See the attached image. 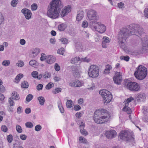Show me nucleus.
I'll return each mask as SVG.
<instances>
[{
	"label": "nucleus",
	"instance_id": "nucleus-1",
	"mask_svg": "<svg viewBox=\"0 0 148 148\" xmlns=\"http://www.w3.org/2000/svg\"><path fill=\"white\" fill-rule=\"evenodd\" d=\"M138 26H139L137 24H132L129 26L130 30L123 28L120 30L118 36V42L121 48L125 49V42L127 38L130 35L134 34V33L138 31Z\"/></svg>",
	"mask_w": 148,
	"mask_h": 148
},
{
	"label": "nucleus",
	"instance_id": "nucleus-2",
	"mask_svg": "<svg viewBox=\"0 0 148 148\" xmlns=\"http://www.w3.org/2000/svg\"><path fill=\"white\" fill-rule=\"evenodd\" d=\"M88 17L92 23L90 27L93 31H97L101 34L105 32L106 30V26L101 22L97 21L99 20V17L96 11L93 10L89 11L88 13Z\"/></svg>",
	"mask_w": 148,
	"mask_h": 148
},
{
	"label": "nucleus",
	"instance_id": "nucleus-3",
	"mask_svg": "<svg viewBox=\"0 0 148 148\" xmlns=\"http://www.w3.org/2000/svg\"><path fill=\"white\" fill-rule=\"evenodd\" d=\"M61 3L60 0H53L48 7L47 16L52 19L58 18L59 16Z\"/></svg>",
	"mask_w": 148,
	"mask_h": 148
},
{
	"label": "nucleus",
	"instance_id": "nucleus-4",
	"mask_svg": "<svg viewBox=\"0 0 148 148\" xmlns=\"http://www.w3.org/2000/svg\"><path fill=\"white\" fill-rule=\"evenodd\" d=\"M110 117L108 112L103 109L97 110L94 112V119L97 123L101 124L107 122Z\"/></svg>",
	"mask_w": 148,
	"mask_h": 148
},
{
	"label": "nucleus",
	"instance_id": "nucleus-5",
	"mask_svg": "<svg viewBox=\"0 0 148 148\" xmlns=\"http://www.w3.org/2000/svg\"><path fill=\"white\" fill-rule=\"evenodd\" d=\"M147 73V69L143 66L140 65L136 68L134 75L137 79L142 80L146 77Z\"/></svg>",
	"mask_w": 148,
	"mask_h": 148
},
{
	"label": "nucleus",
	"instance_id": "nucleus-6",
	"mask_svg": "<svg viewBox=\"0 0 148 148\" xmlns=\"http://www.w3.org/2000/svg\"><path fill=\"white\" fill-rule=\"evenodd\" d=\"M119 137L120 139L128 142H133L134 140L130 133L125 130H123L121 132Z\"/></svg>",
	"mask_w": 148,
	"mask_h": 148
},
{
	"label": "nucleus",
	"instance_id": "nucleus-7",
	"mask_svg": "<svg viewBox=\"0 0 148 148\" xmlns=\"http://www.w3.org/2000/svg\"><path fill=\"white\" fill-rule=\"evenodd\" d=\"M99 69L98 66L92 65L88 69V73L90 77L95 78L97 77L99 75Z\"/></svg>",
	"mask_w": 148,
	"mask_h": 148
},
{
	"label": "nucleus",
	"instance_id": "nucleus-8",
	"mask_svg": "<svg viewBox=\"0 0 148 148\" xmlns=\"http://www.w3.org/2000/svg\"><path fill=\"white\" fill-rule=\"evenodd\" d=\"M99 93L102 97L103 101L105 103H109L112 99V96L110 92L106 90H101Z\"/></svg>",
	"mask_w": 148,
	"mask_h": 148
},
{
	"label": "nucleus",
	"instance_id": "nucleus-9",
	"mask_svg": "<svg viewBox=\"0 0 148 148\" xmlns=\"http://www.w3.org/2000/svg\"><path fill=\"white\" fill-rule=\"evenodd\" d=\"M132 97H130L126 100L123 103L124 107L123 109V111L126 112L128 114H130L132 112L130 107L131 106V102L134 100Z\"/></svg>",
	"mask_w": 148,
	"mask_h": 148
},
{
	"label": "nucleus",
	"instance_id": "nucleus-10",
	"mask_svg": "<svg viewBox=\"0 0 148 148\" xmlns=\"http://www.w3.org/2000/svg\"><path fill=\"white\" fill-rule=\"evenodd\" d=\"M125 86L131 91H138L140 88V86L136 82H130L126 83Z\"/></svg>",
	"mask_w": 148,
	"mask_h": 148
},
{
	"label": "nucleus",
	"instance_id": "nucleus-11",
	"mask_svg": "<svg viewBox=\"0 0 148 148\" xmlns=\"http://www.w3.org/2000/svg\"><path fill=\"white\" fill-rule=\"evenodd\" d=\"M121 73L117 72L115 73V75L113 77V80L115 83L117 84H121L122 81Z\"/></svg>",
	"mask_w": 148,
	"mask_h": 148
},
{
	"label": "nucleus",
	"instance_id": "nucleus-12",
	"mask_svg": "<svg viewBox=\"0 0 148 148\" xmlns=\"http://www.w3.org/2000/svg\"><path fill=\"white\" fill-rule=\"evenodd\" d=\"M71 69L75 77H77L79 76L80 72V66L74 65L71 67Z\"/></svg>",
	"mask_w": 148,
	"mask_h": 148
},
{
	"label": "nucleus",
	"instance_id": "nucleus-13",
	"mask_svg": "<svg viewBox=\"0 0 148 148\" xmlns=\"http://www.w3.org/2000/svg\"><path fill=\"white\" fill-rule=\"evenodd\" d=\"M116 132L112 130L107 131L105 133L106 137L108 139H111L114 138L116 135Z\"/></svg>",
	"mask_w": 148,
	"mask_h": 148
},
{
	"label": "nucleus",
	"instance_id": "nucleus-14",
	"mask_svg": "<svg viewBox=\"0 0 148 148\" xmlns=\"http://www.w3.org/2000/svg\"><path fill=\"white\" fill-rule=\"evenodd\" d=\"M70 6L68 5L65 6L62 10L60 14L62 17H64L69 13L71 11Z\"/></svg>",
	"mask_w": 148,
	"mask_h": 148
},
{
	"label": "nucleus",
	"instance_id": "nucleus-15",
	"mask_svg": "<svg viewBox=\"0 0 148 148\" xmlns=\"http://www.w3.org/2000/svg\"><path fill=\"white\" fill-rule=\"evenodd\" d=\"M21 12L23 14L26 19H29L31 18L32 13L30 10L26 8L23 9L22 10Z\"/></svg>",
	"mask_w": 148,
	"mask_h": 148
},
{
	"label": "nucleus",
	"instance_id": "nucleus-16",
	"mask_svg": "<svg viewBox=\"0 0 148 148\" xmlns=\"http://www.w3.org/2000/svg\"><path fill=\"white\" fill-rule=\"evenodd\" d=\"M79 61L88 62L90 61V59H88L87 58H82L81 59H80L79 57H75L74 58H72L71 60V62L72 64H74Z\"/></svg>",
	"mask_w": 148,
	"mask_h": 148
},
{
	"label": "nucleus",
	"instance_id": "nucleus-17",
	"mask_svg": "<svg viewBox=\"0 0 148 148\" xmlns=\"http://www.w3.org/2000/svg\"><path fill=\"white\" fill-rule=\"evenodd\" d=\"M69 85L71 87H78L82 86V83L78 80H74L72 81L69 83Z\"/></svg>",
	"mask_w": 148,
	"mask_h": 148
},
{
	"label": "nucleus",
	"instance_id": "nucleus-18",
	"mask_svg": "<svg viewBox=\"0 0 148 148\" xmlns=\"http://www.w3.org/2000/svg\"><path fill=\"white\" fill-rule=\"evenodd\" d=\"M56 60L55 57L52 55L47 56L46 62L48 64H52Z\"/></svg>",
	"mask_w": 148,
	"mask_h": 148
},
{
	"label": "nucleus",
	"instance_id": "nucleus-19",
	"mask_svg": "<svg viewBox=\"0 0 148 148\" xmlns=\"http://www.w3.org/2000/svg\"><path fill=\"white\" fill-rule=\"evenodd\" d=\"M102 39V47L103 48H106L107 47V44L110 42V40L109 38L106 36L103 37Z\"/></svg>",
	"mask_w": 148,
	"mask_h": 148
},
{
	"label": "nucleus",
	"instance_id": "nucleus-20",
	"mask_svg": "<svg viewBox=\"0 0 148 148\" xmlns=\"http://www.w3.org/2000/svg\"><path fill=\"white\" fill-rule=\"evenodd\" d=\"M142 41L143 45L142 49L143 51H146L147 50L148 46V38L147 37L144 38L142 39Z\"/></svg>",
	"mask_w": 148,
	"mask_h": 148
},
{
	"label": "nucleus",
	"instance_id": "nucleus-21",
	"mask_svg": "<svg viewBox=\"0 0 148 148\" xmlns=\"http://www.w3.org/2000/svg\"><path fill=\"white\" fill-rule=\"evenodd\" d=\"M84 13L83 11H79L78 12L77 17L76 20L77 21L81 20L84 17Z\"/></svg>",
	"mask_w": 148,
	"mask_h": 148
},
{
	"label": "nucleus",
	"instance_id": "nucleus-22",
	"mask_svg": "<svg viewBox=\"0 0 148 148\" xmlns=\"http://www.w3.org/2000/svg\"><path fill=\"white\" fill-rule=\"evenodd\" d=\"M40 50L38 48H36L32 50L31 55L33 57H34L36 56L40 53Z\"/></svg>",
	"mask_w": 148,
	"mask_h": 148
},
{
	"label": "nucleus",
	"instance_id": "nucleus-23",
	"mask_svg": "<svg viewBox=\"0 0 148 148\" xmlns=\"http://www.w3.org/2000/svg\"><path fill=\"white\" fill-rule=\"evenodd\" d=\"M143 112L144 115L143 116V121L145 122H147L148 120L147 116L148 111L147 110V109L146 110L145 108H143Z\"/></svg>",
	"mask_w": 148,
	"mask_h": 148
},
{
	"label": "nucleus",
	"instance_id": "nucleus-24",
	"mask_svg": "<svg viewBox=\"0 0 148 148\" xmlns=\"http://www.w3.org/2000/svg\"><path fill=\"white\" fill-rule=\"evenodd\" d=\"M129 117L131 121L135 125H136L137 123H139V120L138 119V118H136L134 116V117L133 118V119H132L131 118V115H130L129 116Z\"/></svg>",
	"mask_w": 148,
	"mask_h": 148
},
{
	"label": "nucleus",
	"instance_id": "nucleus-25",
	"mask_svg": "<svg viewBox=\"0 0 148 148\" xmlns=\"http://www.w3.org/2000/svg\"><path fill=\"white\" fill-rule=\"evenodd\" d=\"M23 76V75L21 73H20L15 78L14 82L16 83H18L21 79L22 78Z\"/></svg>",
	"mask_w": 148,
	"mask_h": 148
},
{
	"label": "nucleus",
	"instance_id": "nucleus-26",
	"mask_svg": "<svg viewBox=\"0 0 148 148\" xmlns=\"http://www.w3.org/2000/svg\"><path fill=\"white\" fill-rule=\"evenodd\" d=\"M30 65L34 67H36L38 65V63L36 60H32L29 62Z\"/></svg>",
	"mask_w": 148,
	"mask_h": 148
},
{
	"label": "nucleus",
	"instance_id": "nucleus-27",
	"mask_svg": "<svg viewBox=\"0 0 148 148\" xmlns=\"http://www.w3.org/2000/svg\"><path fill=\"white\" fill-rule=\"evenodd\" d=\"M58 104L59 109L62 113L64 112V110L62 106L61 101L60 100L58 102Z\"/></svg>",
	"mask_w": 148,
	"mask_h": 148
},
{
	"label": "nucleus",
	"instance_id": "nucleus-28",
	"mask_svg": "<svg viewBox=\"0 0 148 148\" xmlns=\"http://www.w3.org/2000/svg\"><path fill=\"white\" fill-rule=\"evenodd\" d=\"M11 98L13 99L17 100L20 99V97L19 95L16 92H14L12 93V97Z\"/></svg>",
	"mask_w": 148,
	"mask_h": 148
},
{
	"label": "nucleus",
	"instance_id": "nucleus-29",
	"mask_svg": "<svg viewBox=\"0 0 148 148\" xmlns=\"http://www.w3.org/2000/svg\"><path fill=\"white\" fill-rule=\"evenodd\" d=\"M112 68L111 66L109 64H107L106 65V69L104 70V73L107 74L110 73V70Z\"/></svg>",
	"mask_w": 148,
	"mask_h": 148
},
{
	"label": "nucleus",
	"instance_id": "nucleus-30",
	"mask_svg": "<svg viewBox=\"0 0 148 148\" xmlns=\"http://www.w3.org/2000/svg\"><path fill=\"white\" fill-rule=\"evenodd\" d=\"M67 27L65 24L62 23L58 26V28L59 30L61 31H63Z\"/></svg>",
	"mask_w": 148,
	"mask_h": 148
},
{
	"label": "nucleus",
	"instance_id": "nucleus-31",
	"mask_svg": "<svg viewBox=\"0 0 148 148\" xmlns=\"http://www.w3.org/2000/svg\"><path fill=\"white\" fill-rule=\"evenodd\" d=\"M38 100L40 105H43L44 104L45 100L43 97L42 96L38 97Z\"/></svg>",
	"mask_w": 148,
	"mask_h": 148
},
{
	"label": "nucleus",
	"instance_id": "nucleus-32",
	"mask_svg": "<svg viewBox=\"0 0 148 148\" xmlns=\"http://www.w3.org/2000/svg\"><path fill=\"white\" fill-rule=\"evenodd\" d=\"M75 47L78 50V51H83L82 50V46L80 45V43L77 42V44H75Z\"/></svg>",
	"mask_w": 148,
	"mask_h": 148
},
{
	"label": "nucleus",
	"instance_id": "nucleus-33",
	"mask_svg": "<svg viewBox=\"0 0 148 148\" xmlns=\"http://www.w3.org/2000/svg\"><path fill=\"white\" fill-rule=\"evenodd\" d=\"M28 83L26 81H24L21 84V86L23 88H27L28 87Z\"/></svg>",
	"mask_w": 148,
	"mask_h": 148
},
{
	"label": "nucleus",
	"instance_id": "nucleus-34",
	"mask_svg": "<svg viewBox=\"0 0 148 148\" xmlns=\"http://www.w3.org/2000/svg\"><path fill=\"white\" fill-rule=\"evenodd\" d=\"M16 130L18 133H21L23 132L21 127L19 125H17L16 126Z\"/></svg>",
	"mask_w": 148,
	"mask_h": 148
},
{
	"label": "nucleus",
	"instance_id": "nucleus-35",
	"mask_svg": "<svg viewBox=\"0 0 148 148\" xmlns=\"http://www.w3.org/2000/svg\"><path fill=\"white\" fill-rule=\"evenodd\" d=\"M24 64V62L21 60H18L17 62L16 63V66L20 67H23Z\"/></svg>",
	"mask_w": 148,
	"mask_h": 148
},
{
	"label": "nucleus",
	"instance_id": "nucleus-36",
	"mask_svg": "<svg viewBox=\"0 0 148 148\" xmlns=\"http://www.w3.org/2000/svg\"><path fill=\"white\" fill-rule=\"evenodd\" d=\"M32 76L34 78H37L40 79V78L38 77V73L36 71H34L31 73Z\"/></svg>",
	"mask_w": 148,
	"mask_h": 148
},
{
	"label": "nucleus",
	"instance_id": "nucleus-37",
	"mask_svg": "<svg viewBox=\"0 0 148 148\" xmlns=\"http://www.w3.org/2000/svg\"><path fill=\"white\" fill-rule=\"evenodd\" d=\"M73 102L71 100H67L66 102V106L67 108H70L72 106Z\"/></svg>",
	"mask_w": 148,
	"mask_h": 148
},
{
	"label": "nucleus",
	"instance_id": "nucleus-38",
	"mask_svg": "<svg viewBox=\"0 0 148 148\" xmlns=\"http://www.w3.org/2000/svg\"><path fill=\"white\" fill-rule=\"evenodd\" d=\"M60 41L62 43L64 44H67L68 42V39L64 38H60Z\"/></svg>",
	"mask_w": 148,
	"mask_h": 148
},
{
	"label": "nucleus",
	"instance_id": "nucleus-39",
	"mask_svg": "<svg viewBox=\"0 0 148 148\" xmlns=\"http://www.w3.org/2000/svg\"><path fill=\"white\" fill-rule=\"evenodd\" d=\"M10 63L9 60H5L2 62V64L4 66H8Z\"/></svg>",
	"mask_w": 148,
	"mask_h": 148
},
{
	"label": "nucleus",
	"instance_id": "nucleus-40",
	"mask_svg": "<svg viewBox=\"0 0 148 148\" xmlns=\"http://www.w3.org/2000/svg\"><path fill=\"white\" fill-rule=\"evenodd\" d=\"M79 142L82 143H86L87 140L86 139L82 136H80L79 137Z\"/></svg>",
	"mask_w": 148,
	"mask_h": 148
},
{
	"label": "nucleus",
	"instance_id": "nucleus-41",
	"mask_svg": "<svg viewBox=\"0 0 148 148\" xmlns=\"http://www.w3.org/2000/svg\"><path fill=\"white\" fill-rule=\"evenodd\" d=\"M18 2V0H13L11 2V5L13 7H15L16 6Z\"/></svg>",
	"mask_w": 148,
	"mask_h": 148
},
{
	"label": "nucleus",
	"instance_id": "nucleus-42",
	"mask_svg": "<svg viewBox=\"0 0 148 148\" xmlns=\"http://www.w3.org/2000/svg\"><path fill=\"white\" fill-rule=\"evenodd\" d=\"M33 98V96L31 94H29L26 97V100L27 101L29 102Z\"/></svg>",
	"mask_w": 148,
	"mask_h": 148
},
{
	"label": "nucleus",
	"instance_id": "nucleus-43",
	"mask_svg": "<svg viewBox=\"0 0 148 148\" xmlns=\"http://www.w3.org/2000/svg\"><path fill=\"white\" fill-rule=\"evenodd\" d=\"M38 5L36 3H33L31 6V10L32 11H35L37 9Z\"/></svg>",
	"mask_w": 148,
	"mask_h": 148
},
{
	"label": "nucleus",
	"instance_id": "nucleus-44",
	"mask_svg": "<svg viewBox=\"0 0 148 148\" xmlns=\"http://www.w3.org/2000/svg\"><path fill=\"white\" fill-rule=\"evenodd\" d=\"M120 59L121 60H124L125 61H128L129 60L130 58L129 57L127 56H121L120 57Z\"/></svg>",
	"mask_w": 148,
	"mask_h": 148
},
{
	"label": "nucleus",
	"instance_id": "nucleus-45",
	"mask_svg": "<svg viewBox=\"0 0 148 148\" xmlns=\"http://www.w3.org/2000/svg\"><path fill=\"white\" fill-rule=\"evenodd\" d=\"M7 139L9 143H11L12 142L13 140L12 135L11 134L8 135L7 137Z\"/></svg>",
	"mask_w": 148,
	"mask_h": 148
},
{
	"label": "nucleus",
	"instance_id": "nucleus-46",
	"mask_svg": "<svg viewBox=\"0 0 148 148\" xmlns=\"http://www.w3.org/2000/svg\"><path fill=\"white\" fill-rule=\"evenodd\" d=\"M25 125L26 127L28 128H31L33 126L32 123L30 122H26L25 124Z\"/></svg>",
	"mask_w": 148,
	"mask_h": 148
},
{
	"label": "nucleus",
	"instance_id": "nucleus-47",
	"mask_svg": "<svg viewBox=\"0 0 148 148\" xmlns=\"http://www.w3.org/2000/svg\"><path fill=\"white\" fill-rule=\"evenodd\" d=\"M47 56H46L45 54L44 53H42L41 54V57L40 58V60L42 61H43L46 60V58Z\"/></svg>",
	"mask_w": 148,
	"mask_h": 148
},
{
	"label": "nucleus",
	"instance_id": "nucleus-48",
	"mask_svg": "<svg viewBox=\"0 0 148 148\" xmlns=\"http://www.w3.org/2000/svg\"><path fill=\"white\" fill-rule=\"evenodd\" d=\"M138 99L140 100L142 99H144V98H145V95L143 94V93H140L138 94Z\"/></svg>",
	"mask_w": 148,
	"mask_h": 148
},
{
	"label": "nucleus",
	"instance_id": "nucleus-49",
	"mask_svg": "<svg viewBox=\"0 0 148 148\" xmlns=\"http://www.w3.org/2000/svg\"><path fill=\"white\" fill-rule=\"evenodd\" d=\"M1 130L5 132H6L8 130V127L5 125H2L1 127Z\"/></svg>",
	"mask_w": 148,
	"mask_h": 148
},
{
	"label": "nucleus",
	"instance_id": "nucleus-50",
	"mask_svg": "<svg viewBox=\"0 0 148 148\" xmlns=\"http://www.w3.org/2000/svg\"><path fill=\"white\" fill-rule=\"evenodd\" d=\"M12 99L11 98H9L8 102L10 106H14V105L15 103Z\"/></svg>",
	"mask_w": 148,
	"mask_h": 148
},
{
	"label": "nucleus",
	"instance_id": "nucleus-51",
	"mask_svg": "<svg viewBox=\"0 0 148 148\" xmlns=\"http://www.w3.org/2000/svg\"><path fill=\"white\" fill-rule=\"evenodd\" d=\"M51 75L50 73L48 72H45L43 75V77L45 78H48L50 77Z\"/></svg>",
	"mask_w": 148,
	"mask_h": 148
},
{
	"label": "nucleus",
	"instance_id": "nucleus-52",
	"mask_svg": "<svg viewBox=\"0 0 148 148\" xmlns=\"http://www.w3.org/2000/svg\"><path fill=\"white\" fill-rule=\"evenodd\" d=\"M42 129V127L40 125H36L35 127V130L36 131H39Z\"/></svg>",
	"mask_w": 148,
	"mask_h": 148
},
{
	"label": "nucleus",
	"instance_id": "nucleus-53",
	"mask_svg": "<svg viewBox=\"0 0 148 148\" xmlns=\"http://www.w3.org/2000/svg\"><path fill=\"white\" fill-rule=\"evenodd\" d=\"M54 69L56 71H58L60 70V67L58 64L56 63L55 64Z\"/></svg>",
	"mask_w": 148,
	"mask_h": 148
},
{
	"label": "nucleus",
	"instance_id": "nucleus-54",
	"mask_svg": "<svg viewBox=\"0 0 148 148\" xmlns=\"http://www.w3.org/2000/svg\"><path fill=\"white\" fill-rule=\"evenodd\" d=\"M80 132L82 134L85 136L87 135L88 134L87 132L84 129H80Z\"/></svg>",
	"mask_w": 148,
	"mask_h": 148
},
{
	"label": "nucleus",
	"instance_id": "nucleus-55",
	"mask_svg": "<svg viewBox=\"0 0 148 148\" xmlns=\"http://www.w3.org/2000/svg\"><path fill=\"white\" fill-rule=\"evenodd\" d=\"M64 52V48H61L58 49V51L57 53L59 54L63 55Z\"/></svg>",
	"mask_w": 148,
	"mask_h": 148
},
{
	"label": "nucleus",
	"instance_id": "nucleus-56",
	"mask_svg": "<svg viewBox=\"0 0 148 148\" xmlns=\"http://www.w3.org/2000/svg\"><path fill=\"white\" fill-rule=\"evenodd\" d=\"M62 89L60 88H56L55 90L53 91V93L56 94L60 92L61 91Z\"/></svg>",
	"mask_w": 148,
	"mask_h": 148
},
{
	"label": "nucleus",
	"instance_id": "nucleus-57",
	"mask_svg": "<svg viewBox=\"0 0 148 148\" xmlns=\"http://www.w3.org/2000/svg\"><path fill=\"white\" fill-rule=\"evenodd\" d=\"M88 26V23L86 21H83L82 23V26L84 28L87 27Z\"/></svg>",
	"mask_w": 148,
	"mask_h": 148
},
{
	"label": "nucleus",
	"instance_id": "nucleus-58",
	"mask_svg": "<svg viewBox=\"0 0 148 148\" xmlns=\"http://www.w3.org/2000/svg\"><path fill=\"white\" fill-rule=\"evenodd\" d=\"M53 85V84L49 83L46 85L45 88L47 89H49L52 87Z\"/></svg>",
	"mask_w": 148,
	"mask_h": 148
},
{
	"label": "nucleus",
	"instance_id": "nucleus-59",
	"mask_svg": "<svg viewBox=\"0 0 148 148\" xmlns=\"http://www.w3.org/2000/svg\"><path fill=\"white\" fill-rule=\"evenodd\" d=\"M144 15L145 16L148 18V8H145L144 10Z\"/></svg>",
	"mask_w": 148,
	"mask_h": 148
},
{
	"label": "nucleus",
	"instance_id": "nucleus-60",
	"mask_svg": "<svg viewBox=\"0 0 148 148\" xmlns=\"http://www.w3.org/2000/svg\"><path fill=\"white\" fill-rule=\"evenodd\" d=\"M27 138V136L25 134H21L20 136V138L23 140H25Z\"/></svg>",
	"mask_w": 148,
	"mask_h": 148
},
{
	"label": "nucleus",
	"instance_id": "nucleus-61",
	"mask_svg": "<svg viewBox=\"0 0 148 148\" xmlns=\"http://www.w3.org/2000/svg\"><path fill=\"white\" fill-rule=\"evenodd\" d=\"M43 86L42 84H39L36 86L37 89L38 90H41L42 89Z\"/></svg>",
	"mask_w": 148,
	"mask_h": 148
},
{
	"label": "nucleus",
	"instance_id": "nucleus-62",
	"mask_svg": "<svg viewBox=\"0 0 148 148\" xmlns=\"http://www.w3.org/2000/svg\"><path fill=\"white\" fill-rule=\"evenodd\" d=\"M124 4L122 2L118 3V6L119 8H123L124 7Z\"/></svg>",
	"mask_w": 148,
	"mask_h": 148
},
{
	"label": "nucleus",
	"instance_id": "nucleus-63",
	"mask_svg": "<svg viewBox=\"0 0 148 148\" xmlns=\"http://www.w3.org/2000/svg\"><path fill=\"white\" fill-rule=\"evenodd\" d=\"M102 38V37L100 35H98L97 37L95 38V41L98 42L100 41Z\"/></svg>",
	"mask_w": 148,
	"mask_h": 148
},
{
	"label": "nucleus",
	"instance_id": "nucleus-64",
	"mask_svg": "<svg viewBox=\"0 0 148 148\" xmlns=\"http://www.w3.org/2000/svg\"><path fill=\"white\" fill-rule=\"evenodd\" d=\"M22 112V108L21 107L19 106L17 108V112L18 114H21Z\"/></svg>",
	"mask_w": 148,
	"mask_h": 148
}]
</instances>
